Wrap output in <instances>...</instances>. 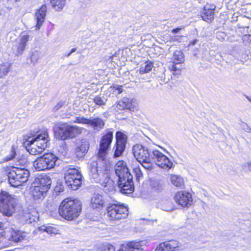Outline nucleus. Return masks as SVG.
<instances>
[{
  "label": "nucleus",
  "instance_id": "c85d7f7f",
  "mask_svg": "<svg viewBox=\"0 0 251 251\" xmlns=\"http://www.w3.org/2000/svg\"><path fill=\"white\" fill-rule=\"evenodd\" d=\"M52 7L57 11H60L66 4V0H50Z\"/></svg>",
  "mask_w": 251,
  "mask_h": 251
},
{
  "label": "nucleus",
  "instance_id": "13d9d810",
  "mask_svg": "<svg viewBox=\"0 0 251 251\" xmlns=\"http://www.w3.org/2000/svg\"><path fill=\"white\" fill-rule=\"evenodd\" d=\"M164 210H166V209H164ZM167 211H169V210H166Z\"/></svg>",
  "mask_w": 251,
  "mask_h": 251
},
{
  "label": "nucleus",
  "instance_id": "5701e85b",
  "mask_svg": "<svg viewBox=\"0 0 251 251\" xmlns=\"http://www.w3.org/2000/svg\"><path fill=\"white\" fill-rule=\"evenodd\" d=\"M88 125L92 127L94 130H99L103 128L104 123L103 120L99 117H92L89 119Z\"/></svg>",
  "mask_w": 251,
  "mask_h": 251
},
{
  "label": "nucleus",
  "instance_id": "f03ea898",
  "mask_svg": "<svg viewBox=\"0 0 251 251\" xmlns=\"http://www.w3.org/2000/svg\"><path fill=\"white\" fill-rule=\"evenodd\" d=\"M113 132L108 131L101 137L100 149L98 153V159L93 161L90 164L89 176L90 179L95 182H99L102 179L104 175L105 158L107 154V151L113 140Z\"/></svg>",
  "mask_w": 251,
  "mask_h": 251
},
{
  "label": "nucleus",
  "instance_id": "6ab92c4d",
  "mask_svg": "<svg viewBox=\"0 0 251 251\" xmlns=\"http://www.w3.org/2000/svg\"><path fill=\"white\" fill-rule=\"evenodd\" d=\"M47 192L41 186H34L31 188L30 190L31 195L35 201L43 200L46 195Z\"/></svg>",
  "mask_w": 251,
  "mask_h": 251
},
{
  "label": "nucleus",
  "instance_id": "4c0bfd02",
  "mask_svg": "<svg viewBox=\"0 0 251 251\" xmlns=\"http://www.w3.org/2000/svg\"><path fill=\"white\" fill-rule=\"evenodd\" d=\"M40 58V53L37 50H34L30 56L31 62L33 64H36Z\"/></svg>",
  "mask_w": 251,
  "mask_h": 251
},
{
  "label": "nucleus",
  "instance_id": "e433bc0d",
  "mask_svg": "<svg viewBox=\"0 0 251 251\" xmlns=\"http://www.w3.org/2000/svg\"><path fill=\"white\" fill-rule=\"evenodd\" d=\"M10 65L8 63L0 64V78L5 76L10 71Z\"/></svg>",
  "mask_w": 251,
  "mask_h": 251
},
{
  "label": "nucleus",
  "instance_id": "a18cd8bd",
  "mask_svg": "<svg viewBox=\"0 0 251 251\" xmlns=\"http://www.w3.org/2000/svg\"><path fill=\"white\" fill-rule=\"evenodd\" d=\"M242 127L245 131L248 133L251 132V128L247 124L243 123Z\"/></svg>",
  "mask_w": 251,
  "mask_h": 251
},
{
  "label": "nucleus",
  "instance_id": "5fc2aeb1",
  "mask_svg": "<svg viewBox=\"0 0 251 251\" xmlns=\"http://www.w3.org/2000/svg\"><path fill=\"white\" fill-rule=\"evenodd\" d=\"M55 190L57 191H59L60 192L62 191V190H61V188L60 187H57V186L56 187Z\"/></svg>",
  "mask_w": 251,
  "mask_h": 251
},
{
  "label": "nucleus",
  "instance_id": "39448f33",
  "mask_svg": "<svg viewBox=\"0 0 251 251\" xmlns=\"http://www.w3.org/2000/svg\"><path fill=\"white\" fill-rule=\"evenodd\" d=\"M30 176L29 171L22 167H13L8 173V181L10 185L17 187L27 181Z\"/></svg>",
  "mask_w": 251,
  "mask_h": 251
},
{
  "label": "nucleus",
  "instance_id": "aec40b11",
  "mask_svg": "<svg viewBox=\"0 0 251 251\" xmlns=\"http://www.w3.org/2000/svg\"><path fill=\"white\" fill-rule=\"evenodd\" d=\"M126 182L124 184L126 187H119L121 193L123 194H131L134 190V187L133 182V176L131 174H127Z\"/></svg>",
  "mask_w": 251,
  "mask_h": 251
},
{
  "label": "nucleus",
  "instance_id": "3c124183",
  "mask_svg": "<svg viewBox=\"0 0 251 251\" xmlns=\"http://www.w3.org/2000/svg\"><path fill=\"white\" fill-rule=\"evenodd\" d=\"M181 30L180 28H176L172 30V32L174 33H176Z\"/></svg>",
  "mask_w": 251,
  "mask_h": 251
},
{
  "label": "nucleus",
  "instance_id": "2f4dec72",
  "mask_svg": "<svg viewBox=\"0 0 251 251\" xmlns=\"http://www.w3.org/2000/svg\"><path fill=\"white\" fill-rule=\"evenodd\" d=\"M93 101L96 105L102 106L105 105L107 99L104 96L97 95L94 97Z\"/></svg>",
  "mask_w": 251,
  "mask_h": 251
},
{
  "label": "nucleus",
  "instance_id": "7ed1b4c3",
  "mask_svg": "<svg viewBox=\"0 0 251 251\" xmlns=\"http://www.w3.org/2000/svg\"><path fill=\"white\" fill-rule=\"evenodd\" d=\"M81 203L78 200H72L69 198L64 199L61 203L58 212L64 219L72 221L76 219L81 212Z\"/></svg>",
  "mask_w": 251,
  "mask_h": 251
},
{
  "label": "nucleus",
  "instance_id": "c756f323",
  "mask_svg": "<svg viewBox=\"0 0 251 251\" xmlns=\"http://www.w3.org/2000/svg\"><path fill=\"white\" fill-rule=\"evenodd\" d=\"M174 61L176 64H182L184 61V54L182 51L176 50L174 54Z\"/></svg>",
  "mask_w": 251,
  "mask_h": 251
},
{
  "label": "nucleus",
  "instance_id": "58836bf2",
  "mask_svg": "<svg viewBox=\"0 0 251 251\" xmlns=\"http://www.w3.org/2000/svg\"><path fill=\"white\" fill-rule=\"evenodd\" d=\"M29 147L28 151L30 154L32 155H36L41 153L42 151L39 150L38 147L34 145H31L28 146Z\"/></svg>",
  "mask_w": 251,
  "mask_h": 251
},
{
  "label": "nucleus",
  "instance_id": "1a4fd4ad",
  "mask_svg": "<svg viewBox=\"0 0 251 251\" xmlns=\"http://www.w3.org/2000/svg\"><path fill=\"white\" fill-rule=\"evenodd\" d=\"M82 175L80 172L75 168H69L65 173L66 184L73 190H77L82 184Z\"/></svg>",
  "mask_w": 251,
  "mask_h": 251
},
{
  "label": "nucleus",
  "instance_id": "b1692460",
  "mask_svg": "<svg viewBox=\"0 0 251 251\" xmlns=\"http://www.w3.org/2000/svg\"><path fill=\"white\" fill-rule=\"evenodd\" d=\"M214 8H209L208 6H205L203 11L201 12V17L202 19L208 22L209 21H211L212 19L214 18Z\"/></svg>",
  "mask_w": 251,
  "mask_h": 251
},
{
  "label": "nucleus",
  "instance_id": "9d476101",
  "mask_svg": "<svg viewBox=\"0 0 251 251\" xmlns=\"http://www.w3.org/2000/svg\"><path fill=\"white\" fill-rule=\"evenodd\" d=\"M107 217L110 220L116 221L126 218L128 215V209L123 205L109 203L106 207Z\"/></svg>",
  "mask_w": 251,
  "mask_h": 251
},
{
  "label": "nucleus",
  "instance_id": "ea45409f",
  "mask_svg": "<svg viewBox=\"0 0 251 251\" xmlns=\"http://www.w3.org/2000/svg\"><path fill=\"white\" fill-rule=\"evenodd\" d=\"M11 238V240L14 242H19L24 239L23 236L19 235V232H16L15 231H14V233L12 234Z\"/></svg>",
  "mask_w": 251,
  "mask_h": 251
},
{
  "label": "nucleus",
  "instance_id": "72a5a7b5",
  "mask_svg": "<svg viewBox=\"0 0 251 251\" xmlns=\"http://www.w3.org/2000/svg\"><path fill=\"white\" fill-rule=\"evenodd\" d=\"M18 147L15 145H13L11 149L10 150V151L9 153L5 156V161H9L10 160H13V159L15 158V157L17 156V151Z\"/></svg>",
  "mask_w": 251,
  "mask_h": 251
},
{
  "label": "nucleus",
  "instance_id": "bb28decb",
  "mask_svg": "<svg viewBox=\"0 0 251 251\" xmlns=\"http://www.w3.org/2000/svg\"><path fill=\"white\" fill-rule=\"evenodd\" d=\"M51 184V180L49 176H44L40 178L38 186H41L42 188L48 192L50 188Z\"/></svg>",
  "mask_w": 251,
  "mask_h": 251
},
{
  "label": "nucleus",
  "instance_id": "f8f14e48",
  "mask_svg": "<svg viewBox=\"0 0 251 251\" xmlns=\"http://www.w3.org/2000/svg\"><path fill=\"white\" fill-rule=\"evenodd\" d=\"M115 172L116 176L118 177V184L119 187H126L124 184L126 182V179L128 175L131 174L128 168L126 167V163L124 161H119L115 167Z\"/></svg>",
  "mask_w": 251,
  "mask_h": 251
},
{
  "label": "nucleus",
  "instance_id": "a19ab883",
  "mask_svg": "<svg viewBox=\"0 0 251 251\" xmlns=\"http://www.w3.org/2000/svg\"><path fill=\"white\" fill-rule=\"evenodd\" d=\"M133 172L135 175L136 180L139 181L140 177L143 176V173L140 167L138 166L134 168Z\"/></svg>",
  "mask_w": 251,
  "mask_h": 251
},
{
  "label": "nucleus",
  "instance_id": "c03bdc74",
  "mask_svg": "<svg viewBox=\"0 0 251 251\" xmlns=\"http://www.w3.org/2000/svg\"><path fill=\"white\" fill-rule=\"evenodd\" d=\"M65 104V102L62 101H60L58 102V103L54 106L53 108L54 111H57L59 109H60Z\"/></svg>",
  "mask_w": 251,
  "mask_h": 251
},
{
  "label": "nucleus",
  "instance_id": "423d86ee",
  "mask_svg": "<svg viewBox=\"0 0 251 251\" xmlns=\"http://www.w3.org/2000/svg\"><path fill=\"white\" fill-rule=\"evenodd\" d=\"M58 157L52 153H45L37 158L33 163V167L37 171L50 170L56 165Z\"/></svg>",
  "mask_w": 251,
  "mask_h": 251
},
{
  "label": "nucleus",
  "instance_id": "4468645a",
  "mask_svg": "<svg viewBox=\"0 0 251 251\" xmlns=\"http://www.w3.org/2000/svg\"><path fill=\"white\" fill-rule=\"evenodd\" d=\"M176 202L182 207H189L192 204L193 199L191 194L186 191L178 192L175 196Z\"/></svg>",
  "mask_w": 251,
  "mask_h": 251
},
{
  "label": "nucleus",
  "instance_id": "de8ad7c7",
  "mask_svg": "<svg viewBox=\"0 0 251 251\" xmlns=\"http://www.w3.org/2000/svg\"><path fill=\"white\" fill-rule=\"evenodd\" d=\"M113 87L118 91V94H120L123 92V86L122 85H116L115 86H113Z\"/></svg>",
  "mask_w": 251,
  "mask_h": 251
},
{
  "label": "nucleus",
  "instance_id": "4d7b16f0",
  "mask_svg": "<svg viewBox=\"0 0 251 251\" xmlns=\"http://www.w3.org/2000/svg\"><path fill=\"white\" fill-rule=\"evenodd\" d=\"M71 54H72V53H70V52H69V53H68V54H67L66 56L67 57H69V56H70L71 55Z\"/></svg>",
  "mask_w": 251,
  "mask_h": 251
},
{
  "label": "nucleus",
  "instance_id": "6e6552de",
  "mask_svg": "<svg viewBox=\"0 0 251 251\" xmlns=\"http://www.w3.org/2000/svg\"><path fill=\"white\" fill-rule=\"evenodd\" d=\"M55 135L58 138L65 140L75 137L81 132V128L76 126H71L67 123L59 124L57 130H54Z\"/></svg>",
  "mask_w": 251,
  "mask_h": 251
},
{
  "label": "nucleus",
  "instance_id": "603ef678",
  "mask_svg": "<svg viewBox=\"0 0 251 251\" xmlns=\"http://www.w3.org/2000/svg\"><path fill=\"white\" fill-rule=\"evenodd\" d=\"M197 41L198 40L197 39L193 40V41L190 42L189 45H195L197 42Z\"/></svg>",
  "mask_w": 251,
  "mask_h": 251
},
{
  "label": "nucleus",
  "instance_id": "f3484780",
  "mask_svg": "<svg viewBox=\"0 0 251 251\" xmlns=\"http://www.w3.org/2000/svg\"><path fill=\"white\" fill-rule=\"evenodd\" d=\"M178 242L176 240L164 242L160 244L155 251H173L178 247Z\"/></svg>",
  "mask_w": 251,
  "mask_h": 251
},
{
  "label": "nucleus",
  "instance_id": "ddd939ff",
  "mask_svg": "<svg viewBox=\"0 0 251 251\" xmlns=\"http://www.w3.org/2000/svg\"><path fill=\"white\" fill-rule=\"evenodd\" d=\"M29 40V36L24 32L22 33L16 39L12 50L16 55H22L25 49L26 44Z\"/></svg>",
  "mask_w": 251,
  "mask_h": 251
},
{
  "label": "nucleus",
  "instance_id": "0eeeda50",
  "mask_svg": "<svg viewBox=\"0 0 251 251\" xmlns=\"http://www.w3.org/2000/svg\"><path fill=\"white\" fill-rule=\"evenodd\" d=\"M49 135L47 131H38L35 134L31 133L25 138V144L27 146L34 145L43 151L47 147Z\"/></svg>",
  "mask_w": 251,
  "mask_h": 251
},
{
  "label": "nucleus",
  "instance_id": "cd10ccee",
  "mask_svg": "<svg viewBox=\"0 0 251 251\" xmlns=\"http://www.w3.org/2000/svg\"><path fill=\"white\" fill-rule=\"evenodd\" d=\"M39 229L41 231L46 232L48 234L51 236L59 234V230L56 227L52 226H47L43 225L41 226Z\"/></svg>",
  "mask_w": 251,
  "mask_h": 251
},
{
  "label": "nucleus",
  "instance_id": "4be33fe9",
  "mask_svg": "<svg viewBox=\"0 0 251 251\" xmlns=\"http://www.w3.org/2000/svg\"><path fill=\"white\" fill-rule=\"evenodd\" d=\"M105 204L103 196L99 194H94L91 198V206L93 208L102 207Z\"/></svg>",
  "mask_w": 251,
  "mask_h": 251
},
{
  "label": "nucleus",
  "instance_id": "052dcab7",
  "mask_svg": "<svg viewBox=\"0 0 251 251\" xmlns=\"http://www.w3.org/2000/svg\"><path fill=\"white\" fill-rule=\"evenodd\" d=\"M123 251V250H120V251Z\"/></svg>",
  "mask_w": 251,
  "mask_h": 251
},
{
  "label": "nucleus",
  "instance_id": "6e6d98bb",
  "mask_svg": "<svg viewBox=\"0 0 251 251\" xmlns=\"http://www.w3.org/2000/svg\"><path fill=\"white\" fill-rule=\"evenodd\" d=\"M246 98L250 101L251 102V97H249V96H246Z\"/></svg>",
  "mask_w": 251,
  "mask_h": 251
},
{
  "label": "nucleus",
  "instance_id": "8fccbe9b",
  "mask_svg": "<svg viewBox=\"0 0 251 251\" xmlns=\"http://www.w3.org/2000/svg\"><path fill=\"white\" fill-rule=\"evenodd\" d=\"M243 167L248 168L249 171H251V162L245 163L243 165Z\"/></svg>",
  "mask_w": 251,
  "mask_h": 251
},
{
  "label": "nucleus",
  "instance_id": "7c9ffc66",
  "mask_svg": "<svg viewBox=\"0 0 251 251\" xmlns=\"http://www.w3.org/2000/svg\"><path fill=\"white\" fill-rule=\"evenodd\" d=\"M171 181L174 186L177 187H181L184 184L183 178L176 175H172L171 176Z\"/></svg>",
  "mask_w": 251,
  "mask_h": 251
},
{
  "label": "nucleus",
  "instance_id": "20e7f679",
  "mask_svg": "<svg viewBox=\"0 0 251 251\" xmlns=\"http://www.w3.org/2000/svg\"><path fill=\"white\" fill-rule=\"evenodd\" d=\"M19 200L8 192L2 191L0 193V212L10 217L15 212Z\"/></svg>",
  "mask_w": 251,
  "mask_h": 251
},
{
  "label": "nucleus",
  "instance_id": "79ce46f5",
  "mask_svg": "<svg viewBox=\"0 0 251 251\" xmlns=\"http://www.w3.org/2000/svg\"><path fill=\"white\" fill-rule=\"evenodd\" d=\"M89 119H87L84 117H77L75 120L73 121L75 123H79L83 124L88 125Z\"/></svg>",
  "mask_w": 251,
  "mask_h": 251
},
{
  "label": "nucleus",
  "instance_id": "09e8293b",
  "mask_svg": "<svg viewBox=\"0 0 251 251\" xmlns=\"http://www.w3.org/2000/svg\"><path fill=\"white\" fill-rule=\"evenodd\" d=\"M5 232L4 231V225L3 223H0V238L3 236V233Z\"/></svg>",
  "mask_w": 251,
  "mask_h": 251
},
{
  "label": "nucleus",
  "instance_id": "49530a36",
  "mask_svg": "<svg viewBox=\"0 0 251 251\" xmlns=\"http://www.w3.org/2000/svg\"><path fill=\"white\" fill-rule=\"evenodd\" d=\"M226 36V34L223 32H218L216 34L217 38L221 41L225 40Z\"/></svg>",
  "mask_w": 251,
  "mask_h": 251
},
{
  "label": "nucleus",
  "instance_id": "412c9836",
  "mask_svg": "<svg viewBox=\"0 0 251 251\" xmlns=\"http://www.w3.org/2000/svg\"><path fill=\"white\" fill-rule=\"evenodd\" d=\"M89 144L85 140H82L75 149V154L78 158L83 157L87 153Z\"/></svg>",
  "mask_w": 251,
  "mask_h": 251
},
{
  "label": "nucleus",
  "instance_id": "f704fd0d",
  "mask_svg": "<svg viewBox=\"0 0 251 251\" xmlns=\"http://www.w3.org/2000/svg\"><path fill=\"white\" fill-rule=\"evenodd\" d=\"M181 64H176L173 62L171 66H170L169 68V70L173 75H179L180 74L182 69Z\"/></svg>",
  "mask_w": 251,
  "mask_h": 251
},
{
  "label": "nucleus",
  "instance_id": "37998d69",
  "mask_svg": "<svg viewBox=\"0 0 251 251\" xmlns=\"http://www.w3.org/2000/svg\"><path fill=\"white\" fill-rule=\"evenodd\" d=\"M101 251H115V248L110 244L105 243L102 245Z\"/></svg>",
  "mask_w": 251,
  "mask_h": 251
},
{
  "label": "nucleus",
  "instance_id": "c9c22d12",
  "mask_svg": "<svg viewBox=\"0 0 251 251\" xmlns=\"http://www.w3.org/2000/svg\"><path fill=\"white\" fill-rule=\"evenodd\" d=\"M16 159V165H20L23 168H25L29 164L27 158L24 155L17 158Z\"/></svg>",
  "mask_w": 251,
  "mask_h": 251
},
{
  "label": "nucleus",
  "instance_id": "bf43d9fd",
  "mask_svg": "<svg viewBox=\"0 0 251 251\" xmlns=\"http://www.w3.org/2000/svg\"><path fill=\"white\" fill-rule=\"evenodd\" d=\"M113 56H112V57H111V58H112L111 59H112V60L113 59Z\"/></svg>",
  "mask_w": 251,
  "mask_h": 251
},
{
  "label": "nucleus",
  "instance_id": "a878e982",
  "mask_svg": "<svg viewBox=\"0 0 251 251\" xmlns=\"http://www.w3.org/2000/svg\"><path fill=\"white\" fill-rule=\"evenodd\" d=\"M144 241L139 242L132 241L128 243L126 248L125 251H135V250H143L142 247Z\"/></svg>",
  "mask_w": 251,
  "mask_h": 251
},
{
  "label": "nucleus",
  "instance_id": "dca6fc26",
  "mask_svg": "<svg viewBox=\"0 0 251 251\" xmlns=\"http://www.w3.org/2000/svg\"><path fill=\"white\" fill-rule=\"evenodd\" d=\"M150 191L154 196H157L164 189V183L159 179H151L150 182Z\"/></svg>",
  "mask_w": 251,
  "mask_h": 251
},
{
  "label": "nucleus",
  "instance_id": "2eb2a0df",
  "mask_svg": "<svg viewBox=\"0 0 251 251\" xmlns=\"http://www.w3.org/2000/svg\"><path fill=\"white\" fill-rule=\"evenodd\" d=\"M106 193L112 194L115 191V183L108 175H104L103 178L99 182Z\"/></svg>",
  "mask_w": 251,
  "mask_h": 251
},
{
  "label": "nucleus",
  "instance_id": "473e14b6",
  "mask_svg": "<svg viewBox=\"0 0 251 251\" xmlns=\"http://www.w3.org/2000/svg\"><path fill=\"white\" fill-rule=\"evenodd\" d=\"M144 65H143L139 70V72L140 74L149 73L153 67L152 63L150 61L146 62Z\"/></svg>",
  "mask_w": 251,
  "mask_h": 251
},
{
  "label": "nucleus",
  "instance_id": "393cba45",
  "mask_svg": "<svg viewBox=\"0 0 251 251\" xmlns=\"http://www.w3.org/2000/svg\"><path fill=\"white\" fill-rule=\"evenodd\" d=\"M116 108L119 110H122L124 109L131 110L133 108L131 100L127 98H123L122 100L120 101L116 105Z\"/></svg>",
  "mask_w": 251,
  "mask_h": 251
},
{
  "label": "nucleus",
  "instance_id": "a211bd4d",
  "mask_svg": "<svg viewBox=\"0 0 251 251\" xmlns=\"http://www.w3.org/2000/svg\"><path fill=\"white\" fill-rule=\"evenodd\" d=\"M47 7L46 5H42L40 8L38 10L36 14L35 18L37 21V25H36V29H39L41 26L44 22L45 17L46 15Z\"/></svg>",
  "mask_w": 251,
  "mask_h": 251
},
{
  "label": "nucleus",
  "instance_id": "f257e3e1",
  "mask_svg": "<svg viewBox=\"0 0 251 251\" xmlns=\"http://www.w3.org/2000/svg\"><path fill=\"white\" fill-rule=\"evenodd\" d=\"M132 152L136 160L147 170H151L154 164L167 171L173 166L169 158L157 149L136 144L132 148Z\"/></svg>",
  "mask_w": 251,
  "mask_h": 251
},
{
  "label": "nucleus",
  "instance_id": "864d4df0",
  "mask_svg": "<svg viewBox=\"0 0 251 251\" xmlns=\"http://www.w3.org/2000/svg\"><path fill=\"white\" fill-rule=\"evenodd\" d=\"M76 50V48H73L71 50L70 53H73Z\"/></svg>",
  "mask_w": 251,
  "mask_h": 251
},
{
  "label": "nucleus",
  "instance_id": "9b49d317",
  "mask_svg": "<svg viewBox=\"0 0 251 251\" xmlns=\"http://www.w3.org/2000/svg\"><path fill=\"white\" fill-rule=\"evenodd\" d=\"M116 143L112 149L113 157L114 158H117L123 155L126 149L127 141L126 136L121 131L116 132Z\"/></svg>",
  "mask_w": 251,
  "mask_h": 251
}]
</instances>
